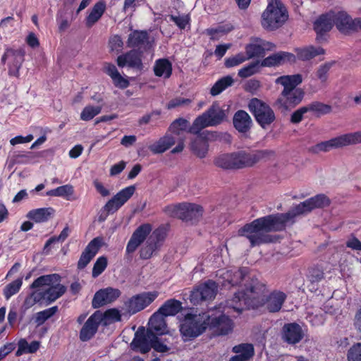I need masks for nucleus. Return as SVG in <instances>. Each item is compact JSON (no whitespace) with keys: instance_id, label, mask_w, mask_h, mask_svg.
Masks as SVG:
<instances>
[{"instance_id":"obj_1","label":"nucleus","mask_w":361,"mask_h":361,"mask_svg":"<svg viewBox=\"0 0 361 361\" xmlns=\"http://www.w3.org/2000/svg\"><path fill=\"white\" fill-rule=\"evenodd\" d=\"M311 211L310 202L306 200L285 214L268 215L246 224L238 231V234L247 238L252 247L267 243L271 242V238L267 233L282 231L287 224L293 223L296 216L306 214Z\"/></svg>"},{"instance_id":"obj_2","label":"nucleus","mask_w":361,"mask_h":361,"mask_svg":"<svg viewBox=\"0 0 361 361\" xmlns=\"http://www.w3.org/2000/svg\"><path fill=\"white\" fill-rule=\"evenodd\" d=\"M248 274L249 269L247 267L227 270L224 274V278L233 286L243 283L244 288L235 293L233 297L226 301L227 306L238 313L255 305L252 300L258 299L267 291L264 283L257 278L251 277Z\"/></svg>"},{"instance_id":"obj_3","label":"nucleus","mask_w":361,"mask_h":361,"mask_svg":"<svg viewBox=\"0 0 361 361\" xmlns=\"http://www.w3.org/2000/svg\"><path fill=\"white\" fill-rule=\"evenodd\" d=\"M302 82L300 74L282 75L275 80V83L283 87L274 106L281 112H287L295 108L302 101L305 92L297 87Z\"/></svg>"},{"instance_id":"obj_4","label":"nucleus","mask_w":361,"mask_h":361,"mask_svg":"<svg viewBox=\"0 0 361 361\" xmlns=\"http://www.w3.org/2000/svg\"><path fill=\"white\" fill-rule=\"evenodd\" d=\"M288 11L281 0H268L267 8L262 14V25L269 31L281 27L288 20Z\"/></svg>"},{"instance_id":"obj_5","label":"nucleus","mask_w":361,"mask_h":361,"mask_svg":"<svg viewBox=\"0 0 361 361\" xmlns=\"http://www.w3.org/2000/svg\"><path fill=\"white\" fill-rule=\"evenodd\" d=\"M226 118V111L220 106L217 102H215L205 112L194 120L192 125L188 129V132L199 135L203 128L218 126L223 123Z\"/></svg>"},{"instance_id":"obj_6","label":"nucleus","mask_w":361,"mask_h":361,"mask_svg":"<svg viewBox=\"0 0 361 361\" xmlns=\"http://www.w3.org/2000/svg\"><path fill=\"white\" fill-rule=\"evenodd\" d=\"M60 282L61 276L57 274L43 275L36 279L30 288H43L45 290L46 301L51 303L61 297L66 291V287Z\"/></svg>"},{"instance_id":"obj_7","label":"nucleus","mask_w":361,"mask_h":361,"mask_svg":"<svg viewBox=\"0 0 361 361\" xmlns=\"http://www.w3.org/2000/svg\"><path fill=\"white\" fill-rule=\"evenodd\" d=\"M209 314H188L180 325V331L185 340H190L201 335L208 328Z\"/></svg>"},{"instance_id":"obj_8","label":"nucleus","mask_w":361,"mask_h":361,"mask_svg":"<svg viewBox=\"0 0 361 361\" xmlns=\"http://www.w3.org/2000/svg\"><path fill=\"white\" fill-rule=\"evenodd\" d=\"M248 108L262 128L270 126L276 119L274 111L270 106L257 98L250 99Z\"/></svg>"},{"instance_id":"obj_9","label":"nucleus","mask_w":361,"mask_h":361,"mask_svg":"<svg viewBox=\"0 0 361 361\" xmlns=\"http://www.w3.org/2000/svg\"><path fill=\"white\" fill-rule=\"evenodd\" d=\"M25 52L23 48H7L6 49L1 56V62L7 64L9 75L19 76V71L25 60Z\"/></svg>"},{"instance_id":"obj_10","label":"nucleus","mask_w":361,"mask_h":361,"mask_svg":"<svg viewBox=\"0 0 361 361\" xmlns=\"http://www.w3.org/2000/svg\"><path fill=\"white\" fill-rule=\"evenodd\" d=\"M166 236L164 228H158L147 238L145 245L140 251V257L142 259H148L160 249Z\"/></svg>"},{"instance_id":"obj_11","label":"nucleus","mask_w":361,"mask_h":361,"mask_svg":"<svg viewBox=\"0 0 361 361\" xmlns=\"http://www.w3.org/2000/svg\"><path fill=\"white\" fill-rule=\"evenodd\" d=\"M218 289L216 282L208 280L195 287L190 295V302L194 305L202 301L211 300L215 298Z\"/></svg>"},{"instance_id":"obj_12","label":"nucleus","mask_w":361,"mask_h":361,"mask_svg":"<svg viewBox=\"0 0 361 361\" xmlns=\"http://www.w3.org/2000/svg\"><path fill=\"white\" fill-rule=\"evenodd\" d=\"M158 296L157 291L144 292L135 295L125 302L128 312L134 314L149 305Z\"/></svg>"},{"instance_id":"obj_13","label":"nucleus","mask_w":361,"mask_h":361,"mask_svg":"<svg viewBox=\"0 0 361 361\" xmlns=\"http://www.w3.org/2000/svg\"><path fill=\"white\" fill-rule=\"evenodd\" d=\"M264 295V293L261 295L258 299L252 300V302L255 303V305L250 307L257 306L263 302L269 312H278L281 310L287 298L284 292L278 290L271 292L265 300L261 298Z\"/></svg>"},{"instance_id":"obj_14","label":"nucleus","mask_w":361,"mask_h":361,"mask_svg":"<svg viewBox=\"0 0 361 361\" xmlns=\"http://www.w3.org/2000/svg\"><path fill=\"white\" fill-rule=\"evenodd\" d=\"M154 334L151 331H146L144 327H140L135 334L130 344L131 348L142 354L148 353L152 348Z\"/></svg>"},{"instance_id":"obj_15","label":"nucleus","mask_w":361,"mask_h":361,"mask_svg":"<svg viewBox=\"0 0 361 361\" xmlns=\"http://www.w3.org/2000/svg\"><path fill=\"white\" fill-rule=\"evenodd\" d=\"M135 190L133 185L122 189L106 203L104 210L108 214L115 213L133 196Z\"/></svg>"},{"instance_id":"obj_16","label":"nucleus","mask_w":361,"mask_h":361,"mask_svg":"<svg viewBox=\"0 0 361 361\" xmlns=\"http://www.w3.org/2000/svg\"><path fill=\"white\" fill-rule=\"evenodd\" d=\"M152 230L149 224H143L138 226L133 233L128 242L126 252V254L133 253L137 247L146 240Z\"/></svg>"},{"instance_id":"obj_17","label":"nucleus","mask_w":361,"mask_h":361,"mask_svg":"<svg viewBox=\"0 0 361 361\" xmlns=\"http://www.w3.org/2000/svg\"><path fill=\"white\" fill-rule=\"evenodd\" d=\"M121 294V293L118 288L108 287L100 289L94 294L92 305L94 308H99L113 302L120 297Z\"/></svg>"},{"instance_id":"obj_18","label":"nucleus","mask_w":361,"mask_h":361,"mask_svg":"<svg viewBox=\"0 0 361 361\" xmlns=\"http://www.w3.org/2000/svg\"><path fill=\"white\" fill-rule=\"evenodd\" d=\"M281 336L284 342L290 345H295L303 339L305 332L300 325L292 322L283 325Z\"/></svg>"},{"instance_id":"obj_19","label":"nucleus","mask_w":361,"mask_h":361,"mask_svg":"<svg viewBox=\"0 0 361 361\" xmlns=\"http://www.w3.org/2000/svg\"><path fill=\"white\" fill-rule=\"evenodd\" d=\"M99 310L94 312L85 322L80 331L79 337L81 341L86 342L92 339L97 332L99 324Z\"/></svg>"},{"instance_id":"obj_20","label":"nucleus","mask_w":361,"mask_h":361,"mask_svg":"<svg viewBox=\"0 0 361 361\" xmlns=\"http://www.w3.org/2000/svg\"><path fill=\"white\" fill-rule=\"evenodd\" d=\"M232 320L225 314L211 317L209 315L208 328L213 329L218 335H227L233 330Z\"/></svg>"},{"instance_id":"obj_21","label":"nucleus","mask_w":361,"mask_h":361,"mask_svg":"<svg viewBox=\"0 0 361 361\" xmlns=\"http://www.w3.org/2000/svg\"><path fill=\"white\" fill-rule=\"evenodd\" d=\"M296 61V56L290 52L279 51L264 58L261 62L262 67H275L282 66L286 63H293Z\"/></svg>"},{"instance_id":"obj_22","label":"nucleus","mask_w":361,"mask_h":361,"mask_svg":"<svg viewBox=\"0 0 361 361\" xmlns=\"http://www.w3.org/2000/svg\"><path fill=\"white\" fill-rule=\"evenodd\" d=\"M119 67L128 66L132 68L141 70L142 68V53L133 49L118 56L116 60Z\"/></svg>"},{"instance_id":"obj_23","label":"nucleus","mask_w":361,"mask_h":361,"mask_svg":"<svg viewBox=\"0 0 361 361\" xmlns=\"http://www.w3.org/2000/svg\"><path fill=\"white\" fill-rule=\"evenodd\" d=\"M274 47V45L272 43L256 38L253 42L246 45V58L250 59L255 57L263 56L266 50H270Z\"/></svg>"},{"instance_id":"obj_24","label":"nucleus","mask_w":361,"mask_h":361,"mask_svg":"<svg viewBox=\"0 0 361 361\" xmlns=\"http://www.w3.org/2000/svg\"><path fill=\"white\" fill-rule=\"evenodd\" d=\"M232 352L235 355L229 361H248L254 356L255 348L251 343H240L233 346Z\"/></svg>"},{"instance_id":"obj_25","label":"nucleus","mask_w":361,"mask_h":361,"mask_svg":"<svg viewBox=\"0 0 361 361\" xmlns=\"http://www.w3.org/2000/svg\"><path fill=\"white\" fill-rule=\"evenodd\" d=\"M182 220L185 221H196L203 214L202 206L194 203H183Z\"/></svg>"},{"instance_id":"obj_26","label":"nucleus","mask_w":361,"mask_h":361,"mask_svg":"<svg viewBox=\"0 0 361 361\" xmlns=\"http://www.w3.org/2000/svg\"><path fill=\"white\" fill-rule=\"evenodd\" d=\"M233 123L235 128L240 133H247L252 126V118L250 115L243 110H238L233 116Z\"/></svg>"},{"instance_id":"obj_27","label":"nucleus","mask_w":361,"mask_h":361,"mask_svg":"<svg viewBox=\"0 0 361 361\" xmlns=\"http://www.w3.org/2000/svg\"><path fill=\"white\" fill-rule=\"evenodd\" d=\"M334 25V11L322 14L314 23V29L317 34L322 35L329 32Z\"/></svg>"},{"instance_id":"obj_28","label":"nucleus","mask_w":361,"mask_h":361,"mask_svg":"<svg viewBox=\"0 0 361 361\" xmlns=\"http://www.w3.org/2000/svg\"><path fill=\"white\" fill-rule=\"evenodd\" d=\"M106 11V3L103 0L97 1L85 18V25L92 27L102 18Z\"/></svg>"},{"instance_id":"obj_29","label":"nucleus","mask_w":361,"mask_h":361,"mask_svg":"<svg viewBox=\"0 0 361 361\" xmlns=\"http://www.w3.org/2000/svg\"><path fill=\"white\" fill-rule=\"evenodd\" d=\"M55 209L51 207L38 208L30 210L27 217L36 223H42L49 221L54 216Z\"/></svg>"},{"instance_id":"obj_30","label":"nucleus","mask_w":361,"mask_h":361,"mask_svg":"<svg viewBox=\"0 0 361 361\" xmlns=\"http://www.w3.org/2000/svg\"><path fill=\"white\" fill-rule=\"evenodd\" d=\"M148 324L149 329L147 331H151L157 336L165 334L167 331L164 317L158 312L151 316Z\"/></svg>"},{"instance_id":"obj_31","label":"nucleus","mask_w":361,"mask_h":361,"mask_svg":"<svg viewBox=\"0 0 361 361\" xmlns=\"http://www.w3.org/2000/svg\"><path fill=\"white\" fill-rule=\"evenodd\" d=\"M175 142V138L172 135L166 134L151 145L149 149L153 154H162L173 146Z\"/></svg>"},{"instance_id":"obj_32","label":"nucleus","mask_w":361,"mask_h":361,"mask_svg":"<svg viewBox=\"0 0 361 361\" xmlns=\"http://www.w3.org/2000/svg\"><path fill=\"white\" fill-rule=\"evenodd\" d=\"M295 52L298 59L309 61L317 56L324 54L325 50L320 47L309 46L304 48H296Z\"/></svg>"},{"instance_id":"obj_33","label":"nucleus","mask_w":361,"mask_h":361,"mask_svg":"<svg viewBox=\"0 0 361 361\" xmlns=\"http://www.w3.org/2000/svg\"><path fill=\"white\" fill-rule=\"evenodd\" d=\"M234 157L235 169L251 167L255 164L253 158V152H247L245 151H239L234 152Z\"/></svg>"},{"instance_id":"obj_34","label":"nucleus","mask_w":361,"mask_h":361,"mask_svg":"<svg viewBox=\"0 0 361 361\" xmlns=\"http://www.w3.org/2000/svg\"><path fill=\"white\" fill-rule=\"evenodd\" d=\"M343 142L341 135L331 138L327 141L322 142L312 147V152L319 153L320 152H329L332 149L343 147Z\"/></svg>"},{"instance_id":"obj_35","label":"nucleus","mask_w":361,"mask_h":361,"mask_svg":"<svg viewBox=\"0 0 361 361\" xmlns=\"http://www.w3.org/2000/svg\"><path fill=\"white\" fill-rule=\"evenodd\" d=\"M154 72L157 77L169 78L172 74V64L167 59H157L154 66Z\"/></svg>"},{"instance_id":"obj_36","label":"nucleus","mask_w":361,"mask_h":361,"mask_svg":"<svg viewBox=\"0 0 361 361\" xmlns=\"http://www.w3.org/2000/svg\"><path fill=\"white\" fill-rule=\"evenodd\" d=\"M352 18L344 11H334V25L341 32H350Z\"/></svg>"},{"instance_id":"obj_37","label":"nucleus","mask_w":361,"mask_h":361,"mask_svg":"<svg viewBox=\"0 0 361 361\" xmlns=\"http://www.w3.org/2000/svg\"><path fill=\"white\" fill-rule=\"evenodd\" d=\"M182 309L181 302L175 299L166 301L158 310V312L164 317L173 316Z\"/></svg>"},{"instance_id":"obj_38","label":"nucleus","mask_w":361,"mask_h":361,"mask_svg":"<svg viewBox=\"0 0 361 361\" xmlns=\"http://www.w3.org/2000/svg\"><path fill=\"white\" fill-rule=\"evenodd\" d=\"M99 314H100L99 317V320L100 321L101 324L104 326L119 322L121 319V314L120 311L116 308L109 309L104 313L99 311Z\"/></svg>"},{"instance_id":"obj_39","label":"nucleus","mask_w":361,"mask_h":361,"mask_svg":"<svg viewBox=\"0 0 361 361\" xmlns=\"http://www.w3.org/2000/svg\"><path fill=\"white\" fill-rule=\"evenodd\" d=\"M234 80L231 75L224 76L218 80L210 89L209 93L212 96H217L226 88L233 85Z\"/></svg>"},{"instance_id":"obj_40","label":"nucleus","mask_w":361,"mask_h":361,"mask_svg":"<svg viewBox=\"0 0 361 361\" xmlns=\"http://www.w3.org/2000/svg\"><path fill=\"white\" fill-rule=\"evenodd\" d=\"M73 193L74 189L73 185L66 184L47 191L46 195L51 197H61L70 200L71 196H72Z\"/></svg>"},{"instance_id":"obj_41","label":"nucleus","mask_w":361,"mask_h":361,"mask_svg":"<svg viewBox=\"0 0 361 361\" xmlns=\"http://www.w3.org/2000/svg\"><path fill=\"white\" fill-rule=\"evenodd\" d=\"M148 40V34L145 31L135 30L130 33L128 39L130 47H138L144 45Z\"/></svg>"},{"instance_id":"obj_42","label":"nucleus","mask_w":361,"mask_h":361,"mask_svg":"<svg viewBox=\"0 0 361 361\" xmlns=\"http://www.w3.org/2000/svg\"><path fill=\"white\" fill-rule=\"evenodd\" d=\"M214 162L216 166L224 169H235L234 152L219 155Z\"/></svg>"},{"instance_id":"obj_43","label":"nucleus","mask_w":361,"mask_h":361,"mask_svg":"<svg viewBox=\"0 0 361 361\" xmlns=\"http://www.w3.org/2000/svg\"><path fill=\"white\" fill-rule=\"evenodd\" d=\"M307 112L311 113L316 116L327 114L331 112V107L328 104L319 102H313L305 105Z\"/></svg>"},{"instance_id":"obj_44","label":"nucleus","mask_w":361,"mask_h":361,"mask_svg":"<svg viewBox=\"0 0 361 361\" xmlns=\"http://www.w3.org/2000/svg\"><path fill=\"white\" fill-rule=\"evenodd\" d=\"M208 142L202 137H197L191 143V150L200 158H204L208 152Z\"/></svg>"},{"instance_id":"obj_45","label":"nucleus","mask_w":361,"mask_h":361,"mask_svg":"<svg viewBox=\"0 0 361 361\" xmlns=\"http://www.w3.org/2000/svg\"><path fill=\"white\" fill-rule=\"evenodd\" d=\"M307 280L312 286V288H315L317 285L324 279V273L322 268L319 267H311L307 275Z\"/></svg>"},{"instance_id":"obj_46","label":"nucleus","mask_w":361,"mask_h":361,"mask_svg":"<svg viewBox=\"0 0 361 361\" xmlns=\"http://www.w3.org/2000/svg\"><path fill=\"white\" fill-rule=\"evenodd\" d=\"M57 312V306H53L42 311L38 312L35 315V322L37 324V326H41L47 320L53 317Z\"/></svg>"},{"instance_id":"obj_47","label":"nucleus","mask_w":361,"mask_h":361,"mask_svg":"<svg viewBox=\"0 0 361 361\" xmlns=\"http://www.w3.org/2000/svg\"><path fill=\"white\" fill-rule=\"evenodd\" d=\"M260 66L261 63L259 61L252 62L240 68L238 71V75L242 78L250 77L259 71Z\"/></svg>"},{"instance_id":"obj_48","label":"nucleus","mask_w":361,"mask_h":361,"mask_svg":"<svg viewBox=\"0 0 361 361\" xmlns=\"http://www.w3.org/2000/svg\"><path fill=\"white\" fill-rule=\"evenodd\" d=\"M276 157V152L271 149H262L253 152L255 164L259 161H269L274 160Z\"/></svg>"},{"instance_id":"obj_49","label":"nucleus","mask_w":361,"mask_h":361,"mask_svg":"<svg viewBox=\"0 0 361 361\" xmlns=\"http://www.w3.org/2000/svg\"><path fill=\"white\" fill-rule=\"evenodd\" d=\"M307 200L312 210L315 208H322L330 204V200L324 194L317 195Z\"/></svg>"},{"instance_id":"obj_50","label":"nucleus","mask_w":361,"mask_h":361,"mask_svg":"<svg viewBox=\"0 0 361 361\" xmlns=\"http://www.w3.org/2000/svg\"><path fill=\"white\" fill-rule=\"evenodd\" d=\"M154 337L152 343V348L155 351L164 353L171 349L168 345L169 344V341L167 338H159L156 334H154Z\"/></svg>"},{"instance_id":"obj_51","label":"nucleus","mask_w":361,"mask_h":361,"mask_svg":"<svg viewBox=\"0 0 361 361\" xmlns=\"http://www.w3.org/2000/svg\"><path fill=\"white\" fill-rule=\"evenodd\" d=\"M102 107L99 106H86L80 113V119L84 121L92 120L94 116L99 114Z\"/></svg>"},{"instance_id":"obj_52","label":"nucleus","mask_w":361,"mask_h":361,"mask_svg":"<svg viewBox=\"0 0 361 361\" xmlns=\"http://www.w3.org/2000/svg\"><path fill=\"white\" fill-rule=\"evenodd\" d=\"M23 284L22 279H17L16 280L8 283L4 289V295L6 300H8L11 296L16 294Z\"/></svg>"},{"instance_id":"obj_53","label":"nucleus","mask_w":361,"mask_h":361,"mask_svg":"<svg viewBox=\"0 0 361 361\" xmlns=\"http://www.w3.org/2000/svg\"><path fill=\"white\" fill-rule=\"evenodd\" d=\"M343 147L361 143V131L341 135Z\"/></svg>"},{"instance_id":"obj_54","label":"nucleus","mask_w":361,"mask_h":361,"mask_svg":"<svg viewBox=\"0 0 361 361\" xmlns=\"http://www.w3.org/2000/svg\"><path fill=\"white\" fill-rule=\"evenodd\" d=\"M107 267V258L104 256H101L97 258L94 264L92 275L93 278L99 276Z\"/></svg>"},{"instance_id":"obj_55","label":"nucleus","mask_w":361,"mask_h":361,"mask_svg":"<svg viewBox=\"0 0 361 361\" xmlns=\"http://www.w3.org/2000/svg\"><path fill=\"white\" fill-rule=\"evenodd\" d=\"M103 245V238L102 237H96L93 238L86 246L85 250L92 257H94L99 252L100 247Z\"/></svg>"},{"instance_id":"obj_56","label":"nucleus","mask_w":361,"mask_h":361,"mask_svg":"<svg viewBox=\"0 0 361 361\" xmlns=\"http://www.w3.org/2000/svg\"><path fill=\"white\" fill-rule=\"evenodd\" d=\"M188 126V121L183 118L176 119L170 125L169 130L176 135H179L180 131L186 130Z\"/></svg>"},{"instance_id":"obj_57","label":"nucleus","mask_w":361,"mask_h":361,"mask_svg":"<svg viewBox=\"0 0 361 361\" xmlns=\"http://www.w3.org/2000/svg\"><path fill=\"white\" fill-rule=\"evenodd\" d=\"M170 20L173 22L176 26L180 30H185L186 26L189 25L190 18L188 15H170Z\"/></svg>"},{"instance_id":"obj_58","label":"nucleus","mask_w":361,"mask_h":361,"mask_svg":"<svg viewBox=\"0 0 361 361\" xmlns=\"http://www.w3.org/2000/svg\"><path fill=\"white\" fill-rule=\"evenodd\" d=\"M35 157L31 152H20L13 157L14 162L20 164H27L31 163L32 160Z\"/></svg>"},{"instance_id":"obj_59","label":"nucleus","mask_w":361,"mask_h":361,"mask_svg":"<svg viewBox=\"0 0 361 361\" xmlns=\"http://www.w3.org/2000/svg\"><path fill=\"white\" fill-rule=\"evenodd\" d=\"M56 18L60 32L66 30L70 26V21L66 17V11L65 10L59 11Z\"/></svg>"},{"instance_id":"obj_60","label":"nucleus","mask_w":361,"mask_h":361,"mask_svg":"<svg viewBox=\"0 0 361 361\" xmlns=\"http://www.w3.org/2000/svg\"><path fill=\"white\" fill-rule=\"evenodd\" d=\"M183 203L176 205H169L164 208V212L169 216L182 219Z\"/></svg>"},{"instance_id":"obj_61","label":"nucleus","mask_w":361,"mask_h":361,"mask_svg":"<svg viewBox=\"0 0 361 361\" xmlns=\"http://www.w3.org/2000/svg\"><path fill=\"white\" fill-rule=\"evenodd\" d=\"M347 358L348 361H361V343H357L350 348Z\"/></svg>"},{"instance_id":"obj_62","label":"nucleus","mask_w":361,"mask_h":361,"mask_svg":"<svg viewBox=\"0 0 361 361\" xmlns=\"http://www.w3.org/2000/svg\"><path fill=\"white\" fill-rule=\"evenodd\" d=\"M247 59L245 54L243 53H239L233 56L227 58L225 60L224 64L226 68H232L243 63Z\"/></svg>"},{"instance_id":"obj_63","label":"nucleus","mask_w":361,"mask_h":361,"mask_svg":"<svg viewBox=\"0 0 361 361\" xmlns=\"http://www.w3.org/2000/svg\"><path fill=\"white\" fill-rule=\"evenodd\" d=\"M123 42L119 35H114L109 40V47L111 52L118 54L123 49Z\"/></svg>"},{"instance_id":"obj_64","label":"nucleus","mask_w":361,"mask_h":361,"mask_svg":"<svg viewBox=\"0 0 361 361\" xmlns=\"http://www.w3.org/2000/svg\"><path fill=\"white\" fill-rule=\"evenodd\" d=\"M42 300H46L45 297V290L43 288V290H35L33 291L29 297L25 299V303L33 305L37 302H41Z\"/></svg>"}]
</instances>
